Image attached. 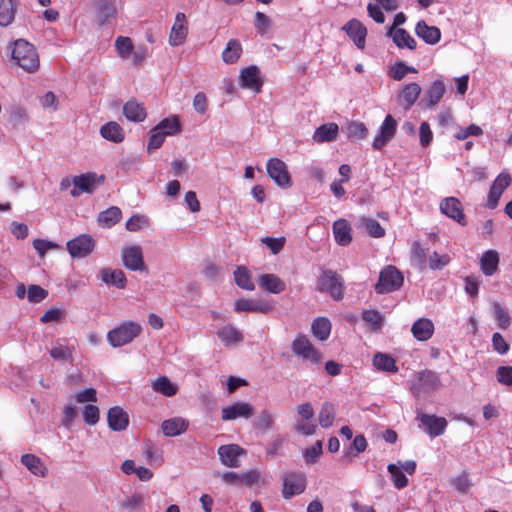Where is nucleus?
<instances>
[{
    "label": "nucleus",
    "mask_w": 512,
    "mask_h": 512,
    "mask_svg": "<svg viewBox=\"0 0 512 512\" xmlns=\"http://www.w3.org/2000/svg\"><path fill=\"white\" fill-rule=\"evenodd\" d=\"M12 60L27 73H34L39 69L40 61L36 48L26 40L15 41Z\"/></svg>",
    "instance_id": "nucleus-1"
},
{
    "label": "nucleus",
    "mask_w": 512,
    "mask_h": 512,
    "mask_svg": "<svg viewBox=\"0 0 512 512\" xmlns=\"http://www.w3.org/2000/svg\"><path fill=\"white\" fill-rule=\"evenodd\" d=\"M142 331L139 323L125 321L107 333L108 343L114 347H122L131 343Z\"/></svg>",
    "instance_id": "nucleus-2"
},
{
    "label": "nucleus",
    "mask_w": 512,
    "mask_h": 512,
    "mask_svg": "<svg viewBox=\"0 0 512 512\" xmlns=\"http://www.w3.org/2000/svg\"><path fill=\"white\" fill-rule=\"evenodd\" d=\"M402 285L403 275L401 272L394 266L388 265L381 270L375 291L379 294H386L398 290Z\"/></svg>",
    "instance_id": "nucleus-3"
},
{
    "label": "nucleus",
    "mask_w": 512,
    "mask_h": 512,
    "mask_svg": "<svg viewBox=\"0 0 512 512\" xmlns=\"http://www.w3.org/2000/svg\"><path fill=\"white\" fill-rule=\"evenodd\" d=\"M321 291L328 292L334 300L343 298V279L340 275L332 270H325L318 280Z\"/></svg>",
    "instance_id": "nucleus-4"
},
{
    "label": "nucleus",
    "mask_w": 512,
    "mask_h": 512,
    "mask_svg": "<svg viewBox=\"0 0 512 512\" xmlns=\"http://www.w3.org/2000/svg\"><path fill=\"white\" fill-rule=\"evenodd\" d=\"M67 251L73 259L87 257L95 248V240L89 234H80L66 243Z\"/></svg>",
    "instance_id": "nucleus-5"
},
{
    "label": "nucleus",
    "mask_w": 512,
    "mask_h": 512,
    "mask_svg": "<svg viewBox=\"0 0 512 512\" xmlns=\"http://www.w3.org/2000/svg\"><path fill=\"white\" fill-rule=\"evenodd\" d=\"M269 177L281 188L287 189L292 186V180L284 161L278 158H271L266 165Z\"/></svg>",
    "instance_id": "nucleus-6"
},
{
    "label": "nucleus",
    "mask_w": 512,
    "mask_h": 512,
    "mask_svg": "<svg viewBox=\"0 0 512 512\" xmlns=\"http://www.w3.org/2000/svg\"><path fill=\"white\" fill-rule=\"evenodd\" d=\"M291 348L295 355L310 361L312 364H318L322 359L321 353L314 348L305 335H297L292 342Z\"/></svg>",
    "instance_id": "nucleus-7"
},
{
    "label": "nucleus",
    "mask_w": 512,
    "mask_h": 512,
    "mask_svg": "<svg viewBox=\"0 0 512 512\" xmlns=\"http://www.w3.org/2000/svg\"><path fill=\"white\" fill-rule=\"evenodd\" d=\"M396 130L397 121L390 114L387 115L373 139L372 147L375 150H382L394 138Z\"/></svg>",
    "instance_id": "nucleus-8"
},
{
    "label": "nucleus",
    "mask_w": 512,
    "mask_h": 512,
    "mask_svg": "<svg viewBox=\"0 0 512 512\" xmlns=\"http://www.w3.org/2000/svg\"><path fill=\"white\" fill-rule=\"evenodd\" d=\"M306 476L300 472H290L283 478L282 495L285 499H289L295 495L304 492L306 488Z\"/></svg>",
    "instance_id": "nucleus-9"
},
{
    "label": "nucleus",
    "mask_w": 512,
    "mask_h": 512,
    "mask_svg": "<svg viewBox=\"0 0 512 512\" xmlns=\"http://www.w3.org/2000/svg\"><path fill=\"white\" fill-rule=\"evenodd\" d=\"M420 422L419 427L429 434L430 437H437L442 435L448 425L444 417L420 413L417 416Z\"/></svg>",
    "instance_id": "nucleus-10"
},
{
    "label": "nucleus",
    "mask_w": 512,
    "mask_h": 512,
    "mask_svg": "<svg viewBox=\"0 0 512 512\" xmlns=\"http://www.w3.org/2000/svg\"><path fill=\"white\" fill-rule=\"evenodd\" d=\"M440 211L447 217L453 219L462 226L467 224L463 206L456 197H446L441 200L439 205Z\"/></svg>",
    "instance_id": "nucleus-11"
},
{
    "label": "nucleus",
    "mask_w": 512,
    "mask_h": 512,
    "mask_svg": "<svg viewBox=\"0 0 512 512\" xmlns=\"http://www.w3.org/2000/svg\"><path fill=\"white\" fill-rule=\"evenodd\" d=\"M253 410L250 403L236 401L222 408L221 418L224 421H233L238 418L249 419L253 415Z\"/></svg>",
    "instance_id": "nucleus-12"
},
{
    "label": "nucleus",
    "mask_w": 512,
    "mask_h": 512,
    "mask_svg": "<svg viewBox=\"0 0 512 512\" xmlns=\"http://www.w3.org/2000/svg\"><path fill=\"white\" fill-rule=\"evenodd\" d=\"M122 262L123 265L131 271H143L146 269L142 249L138 245L124 247L122 249Z\"/></svg>",
    "instance_id": "nucleus-13"
},
{
    "label": "nucleus",
    "mask_w": 512,
    "mask_h": 512,
    "mask_svg": "<svg viewBox=\"0 0 512 512\" xmlns=\"http://www.w3.org/2000/svg\"><path fill=\"white\" fill-rule=\"evenodd\" d=\"M439 377L435 372L425 370L418 373L413 380L411 389L414 393L428 392L438 388Z\"/></svg>",
    "instance_id": "nucleus-14"
},
{
    "label": "nucleus",
    "mask_w": 512,
    "mask_h": 512,
    "mask_svg": "<svg viewBox=\"0 0 512 512\" xmlns=\"http://www.w3.org/2000/svg\"><path fill=\"white\" fill-rule=\"evenodd\" d=\"M188 35V23L186 15L183 12H178L175 16V21L172 25L169 34V44L172 47L182 45Z\"/></svg>",
    "instance_id": "nucleus-15"
},
{
    "label": "nucleus",
    "mask_w": 512,
    "mask_h": 512,
    "mask_svg": "<svg viewBox=\"0 0 512 512\" xmlns=\"http://www.w3.org/2000/svg\"><path fill=\"white\" fill-rule=\"evenodd\" d=\"M244 454V449L237 444L222 445L218 448L221 463L230 468H238L240 466L239 456Z\"/></svg>",
    "instance_id": "nucleus-16"
},
{
    "label": "nucleus",
    "mask_w": 512,
    "mask_h": 512,
    "mask_svg": "<svg viewBox=\"0 0 512 512\" xmlns=\"http://www.w3.org/2000/svg\"><path fill=\"white\" fill-rule=\"evenodd\" d=\"M239 82L242 87L259 92L262 87V81L258 67L249 66L242 69L239 75Z\"/></svg>",
    "instance_id": "nucleus-17"
},
{
    "label": "nucleus",
    "mask_w": 512,
    "mask_h": 512,
    "mask_svg": "<svg viewBox=\"0 0 512 512\" xmlns=\"http://www.w3.org/2000/svg\"><path fill=\"white\" fill-rule=\"evenodd\" d=\"M343 30L359 49H363L365 47L367 29L360 21L357 19H351L344 25Z\"/></svg>",
    "instance_id": "nucleus-18"
},
{
    "label": "nucleus",
    "mask_w": 512,
    "mask_h": 512,
    "mask_svg": "<svg viewBox=\"0 0 512 512\" xmlns=\"http://www.w3.org/2000/svg\"><path fill=\"white\" fill-rule=\"evenodd\" d=\"M74 188L71 190L73 197L80 196L81 193H92L96 186V175L92 173L82 174L73 177Z\"/></svg>",
    "instance_id": "nucleus-19"
},
{
    "label": "nucleus",
    "mask_w": 512,
    "mask_h": 512,
    "mask_svg": "<svg viewBox=\"0 0 512 512\" xmlns=\"http://www.w3.org/2000/svg\"><path fill=\"white\" fill-rule=\"evenodd\" d=\"M420 93L421 87L419 84L415 82L406 84L398 94L399 105L405 110H409L419 98Z\"/></svg>",
    "instance_id": "nucleus-20"
},
{
    "label": "nucleus",
    "mask_w": 512,
    "mask_h": 512,
    "mask_svg": "<svg viewBox=\"0 0 512 512\" xmlns=\"http://www.w3.org/2000/svg\"><path fill=\"white\" fill-rule=\"evenodd\" d=\"M217 336L226 347L237 345L244 340L243 333L231 324H226L217 330Z\"/></svg>",
    "instance_id": "nucleus-21"
},
{
    "label": "nucleus",
    "mask_w": 512,
    "mask_h": 512,
    "mask_svg": "<svg viewBox=\"0 0 512 512\" xmlns=\"http://www.w3.org/2000/svg\"><path fill=\"white\" fill-rule=\"evenodd\" d=\"M234 310L236 312L269 313L272 310V306L267 301L238 299L234 303Z\"/></svg>",
    "instance_id": "nucleus-22"
},
{
    "label": "nucleus",
    "mask_w": 512,
    "mask_h": 512,
    "mask_svg": "<svg viewBox=\"0 0 512 512\" xmlns=\"http://www.w3.org/2000/svg\"><path fill=\"white\" fill-rule=\"evenodd\" d=\"M411 333L418 341H427L434 333V324L429 318H419L412 324Z\"/></svg>",
    "instance_id": "nucleus-23"
},
{
    "label": "nucleus",
    "mask_w": 512,
    "mask_h": 512,
    "mask_svg": "<svg viewBox=\"0 0 512 512\" xmlns=\"http://www.w3.org/2000/svg\"><path fill=\"white\" fill-rule=\"evenodd\" d=\"M107 420L110 429L113 431L125 430L129 424L128 414L119 406L108 410Z\"/></svg>",
    "instance_id": "nucleus-24"
},
{
    "label": "nucleus",
    "mask_w": 512,
    "mask_h": 512,
    "mask_svg": "<svg viewBox=\"0 0 512 512\" xmlns=\"http://www.w3.org/2000/svg\"><path fill=\"white\" fill-rule=\"evenodd\" d=\"M99 277L102 282L118 289H124L127 283L126 276L120 269L102 268L99 271Z\"/></svg>",
    "instance_id": "nucleus-25"
},
{
    "label": "nucleus",
    "mask_w": 512,
    "mask_h": 512,
    "mask_svg": "<svg viewBox=\"0 0 512 512\" xmlns=\"http://www.w3.org/2000/svg\"><path fill=\"white\" fill-rule=\"evenodd\" d=\"M188 421L182 417H174L162 422L161 428L165 436L175 437L188 429Z\"/></svg>",
    "instance_id": "nucleus-26"
},
{
    "label": "nucleus",
    "mask_w": 512,
    "mask_h": 512,
    "mask_svg": "<svg viewBox=\"0 0 512 512\" xmlns=\"http://www.w3.org/2000/svg\"><path fill=\"white\" fill-rule=\"evenodd\" d=\"M415 33L430 45L438 43L441 38L440 29L436 26H429L424 21H419L417 23Z\"/></svg>",
    "instance_id": "nucleus-27"
},
{
    "label": "nucleus",
    "mask_w": 512,
    "mask_h": 512,
    "mask_svg": "<svg viewBox=\"0 0 512 512\" xmlns=\"http://www.w3.org/2000/svg\"><path fill=\"white\" fill-rule=\"evenodd\" d=\"M338 133L339 127L336 123H326L315 130L313 140L317 143L331 142L336 139Z\"/></svg>",
    "instance_id": "nucleus-28"
},
{
    "label": "nucleus",
    "mask_w": 512,
    "mask_h": 512,
    "mask_svg": "<svg viewBox=\"0 0 512 512\" xmlns=\"http://www.w3.org/2000/svg\"><path fill=\"white\" fill-rule=\"evenodd\" d=\"M388 35L392 37L393 42L399 48H408L410 50L416 48V41L405 29L391 27L388 31Z\"/></svg>",
    "instance_id": "nucleus-29"
},
{
    "label": "nucleus",
    "mask_w": 512,
    "mask_h": 512,
    "mask_svg": "<svg viewBox=\"0 0 512 512\" xmlns=\"http://www.w3.org/2000/svg\"><path fill=\"white\" fill-rule=\"evenodd\" d=\"M333 234L335 241L341 246H346L352 241L351 227L345 219L334 222Z\"/></svg>",
    "instance_id": "nucleus-30"
},
{
    "label": "nucleus",
    "mask_w": 512,
    "mask_h": 512,
    "mask_svg": "<svg viewBox=\"0 0 512 512\" xmlns=\"http://www.w3.org/2000/svg\"><path fill=\"white\" fill-rule=\"evenodd\" d=\"M123 114L129 121L142 122L147 114L142 104L136 100H129L123 106Z\"/></svg>",
    "instance_id": "nucleus-31"
},
{
    "label": "nucleus",
    "mask_w": 512,
    "mask_h": 512,
    "mask_svg": "<svg viewBox=\"0 0 512 512\" xmlns=\"http://www.w3.org/2000/svg\"><path fill=\"white\" fill-rule=\"evenodd\" d=\"M74 348L66 344L64 339H58L52 344L50 356L55 361H72Z\"/></svg>",
    "instance_id": "nucleus-32"
},
{
    "label": "nucleus",
    "mask_w": 512,
    "mask_h": 512,
    "mask_svg": "<svg viewBox=\"0 0 512 512\" xmlns=\"http://www.w3.org/2000/svg\"><path fill=\"white\" fill-rule=\"evenodd\" d=\"M116 15L115 0H99L97 2V21L103 25Z\"/></svg>",
    "instance_id": "nucleus-33"
},
{
    "label": "nucleus",
    "mask_w": 512,
    "mask_h": 512,
    "mask_svg": "<svg viewBox=\"0 0 512 512\" xmlns=\"http://www.w3.org/2000/svg\"><path fill=\"white\" fill-rule=\"evenodd\" d=\"M153 391L166 397H172L178 392V385L171 382L166 376H160L151 382Z\"/></svg>",
    "instance_id": "nucleus-34"
},
{
    "label": "nucleus",
    "mask_w": 512,
    "mask_h": 512,
    "mask_svg": "<svg viewBox=\"0 0 512 512\" xmlns=\"http://www.w3.org/2000/svg\"><path fill=\"white\" fill-rule=\"evenodd\" d=\"M122 217V212L119 207L111 206L98 215V224L103 228H111L117 224Z\"/></svg>",
    "instance_id": "nucleus-35"
},
{
    "label": "nucleus",
    "mask_w": 512,
    "mask_h": 512,
    "mask_svg": "<svg viewBox=\"0 0 512 512\" xmlns=\"http://www.w3.org/2000/svg\"><path fill=\"white\" fill-rule=\"evenodd\" d=\"M498 264L499 255L495 250H487L480 259L481 270L486 276L493 275L498 269Z\"/></svg>",
    "instance_id": "nucleus-36"
},
{
    "label": "nucleus",
    "mask_w": 512,
    "mask_h": 512,
    "mask_svg": "<svg viewBox=\"0 0 512 512\" xmlns=\"http://www.w3.org/2000/svg\"><path fill=\"white\" fill-rule=\"evenodd\" d=\"M101 136L114 143H120L124 139V131L122 127L114 121L104 124L100 129Z\"/></svg>",
    "instance_id": "nucleus-37"
},
{
    "label": "nucleus",
    "mask_w": 512,
    "mask_h": 512,
    "mask_svg": "<svg viewBox=\"0 0 512 512\" xmlns=\"http://www.w3.org/2000/svg\"><path fill=\"white\" fill-rule=\"evenodd\" d=\"M21 463L34 475L44 477L47 468L41 459L33 454H25L21 457Z\"/></svg>",
    "instance_id": "nucleus-38"
},
{
    "label": "nucleus",
    "mask_w": 512,
    "mask_h": 512,
    "mask_svg": "<svg viewBox=\"0 0 512 512\" xmlns=\"http://www.w3.org/2000/svg\"><path fill=\"white\" fill-rule=\"evenodd\" d=\"M241 54L242 46L240 42L236 39H231L222 52V60L226 64H234L238 61Z\"/></svg>",
    "instance_id": "nucleus-39"
},
{
    "label": "nucleus",
    "mask_w": 512,
    "mask_h": 512,
    "mask_svg": "<svg viewBox=\"0 0 512 512\" xmlns=\"http://www.w3.org/2000/svg\"><path fill=\"white\" fill-rule=\"evenodd\" d=\"M259 285L271 293H280L285 289V283L274 274H264L259 279Z\"/></svg>",
    "instance_id": "nucleus-40"
},
{
    "label": "nucleus",
    "mask_w": 512,
    "mask_h": 512,
    "mask_svg": "<svg viewBox=\"0 0 512 512\" xmlns=\"http://www.w3.org/2000/svg\"><path fill=\"white\" fill-rule=\"evenodd\" d=\"M445 84L442 79H436L426 92L427 105L433 107L440 102L445 93Z\"/></svg>",
    "instance_id": "nucleus-41"
},
{
    "label": "nucleus",
    "mask_w": 512,
    "mask_h": 512,
    "mask_svg": "<svg viewBox=\"0 0 512 512\" xmlns=\"http://www.w3.org/2000/svg\"><path fill=\"white\" fill-rule=\"evenodd\" d=\"M313 335L321 341L328 339L331 333V322L328 318L318 317L311 326Z\"/></svg>",
    "instance_id": "nucleus-42"
},
{
    "label": "nucleus",
    "mask_w": 512,
    "mask_h": 512,
    "mask_svg": "<svg viewBox=\"0 0 512 512\" xmlns=\"http://www.w3.org/2000/svg\"><path fill=\"white\" fill-rule=\"evenodd\" d=\"M373 365L378 369L386 372H397L398 367L395 359L386 354L378 352L373 357Z\"/></svg>",
    "instance_id": "nucleus-43"
},
{
    "label": "nucleus",
    "mask_w": 512,
    "mask_h": 512,
    "mask_svg": "<svg viewBox=\"0 0 512 512\" xmlns=\"http://www.w3.org/2000/svg\"><path fill=\"white\" fill-rule=\"evenodd\" d=\"M15 0H0V26L10 25L15 17Z\"/></svg>",
    "instance_id": "nucleus-44"
},
{
    "label": "nucleus",
    "mask_w": 512,
    "mask_h": 512,
    "mask_svg": "<svg viewBox=\"0 0 512 512\" xmlns=\"http://www.w3.org/2000/svg\"><path fill=\"white\" fill-rule=\"evenodd\" d=\"M166 136H172L181 131L180 122L177 116H171L161 120L156 126Z\"/></svg>",
    "instance_id": "nucleus-45"
},
{
    "label": "nucleus",
    "mask_w": 512,
    "mask_h": 512,
    "mask_svg": "<svg viewBox=\"0 0 512 512\" xmlns=\"http://www.w3.org/2000/svg\"><path fill=\"white\" fill-rule=\"evenodd\" d=\"M335 419V407L330 402L323 403L319 414H318V421L321 427L323 428H329L332 426Z\"/></svg>",
    "instance_id": "nucleus-46"
},
{
    "label": "nucleus",
    "mask_w": 512,
    "mask_h": 512,
    "mask_svg": "<svg viewBox=\"0 0 512 512\" xmlns=\"http://www.w3.org/2000/svg\"><path fill=\"white\" fill-rule=\"evenodd\" d=\"M234 278L236 284L245 290L252 291L254 290L255 286L251 279L249 271L245 267H238L234 272Z\"/></svg>",
    "instance_id": "nucleus-47"
},
{
    "label": "nucleus",
    "mask_w": 512,
    "mask_h": 512,
    "mask_svg": "<svg viewBox=\"0 0 512 512\" xmlns=\"http://www.w3.org/2000/svg\"><path fill=\"white\" fill-rule=\"evenodd\" d=\"M493 315L500 329H507L511 324L509 311L499 303L493 304Z\"/></svg>",
    "instance_id": "nucleus-48"
},
{
    "label": "nucleus",
    "mask_w": 512,
    "mask_h": 512,
    "mask_svg": "<svg viewBox=\"0 0 512 512\" xmlns=\"http://www.w3.org/2000/svg\"><path fill=\"white\" fill-rule=\"evenodd\" d=\"M115 48L122 59L128 60L134 46L129 37L119 36L115 40Z\"/></svg>",
    "instance_id": "nucleus-49"
},
{
    "label": "nucleus",
    "mask_w": 512,
    "mask_h": 512,
    "mask_svg": "<svg viewBox=\"0 0 512 512\" xmlns=\"http://www.w3.org/2000/svg\"><path fill=\"white\" fill-rule=\"evenodd\" d=\"M362 319L371 327L373 330H378L382 327L384 322L383 315L377 310H364L362 313Z\"/></svg>",
    "instance_id": "nucleus-50"
},
{
    "label": "nucleus",
    "mask_w": 512,
    "mask_h": 512,
    "mask_svg": "<svg viewBox=\"0 0 512 512\" xmlns=\"http://www.w3.org/2000/svg\"><path fill=\"white\" fill-rule=\"evenodd\" d=\"M388 471L391 474L392 482L396 488L403 489L408 485V479L398 465L389 464Z\"/></svg>",
    "instance_id": "nucleus-51"
},
{
    "label": "nucleus",
    "mask_w": 512,
    "mask_h": 512,
    "mask_svg": "<svg viewBox=\"0 0 512 512\" xmlns=\"http://www.w3.org/2000/svg\"><path fill=\"white\" fill-rule=\"evenodd\" d=\"M361 222L370 236L381 238L385 235V229L377 220L364 217L361 219Z\"/></svg>",
    "instance_id": "nucleus-52"
},
{
    "label": "nucleus",
    "mask_w": 512,
    "mask_h": 512,
    "mask_svg": "<svg viewBox=\"0 0 512 512\" xmlns=\"http://www.w3.org/2000/svg\"><path fill=\"white\" fill-rule=\"evenodd\" d=\"M349 138L365 139L368 136V129L362 122L353 121L347 126Z\"/></svg>",
    "instance_id": "nucleus-53"
},
{
    "label": "nucleus",
    "mask_w": 512,
    "mask_h": 512,
    "mask_svg": "<svg viewBox=\"0 0 512 512\" xmlns=\"http://www.w3.org/2000/svg\"><path fill=\"white\" fill-rule=\"evenodd\" d=\"M148 226L149 220L144 215H133L126 222V229L131 232H136Z\"/></svg>",
    "instance_id": "nucleus-54"
},
{
    "label": "nucleus",
    "mask_w": 512,
    "mask_h": 512,
    "mask_svg": "<svg viewBox=\"0 0 512 512\" xmlns=\"http://www.w3.org/2000/svg\"><path fill=\"white\" fill-rule=\"evenodd\" d=\"M254 25H255L256 31L259 34L263 35V34H266L271 29L272 23H271L270 18L267 15H265L262 12L257 11L255 13Z\"/></svg>",
    "instance_id": "nucleus-55"
},
{
    "label": "nucleus",
    "mask_w": 512,
    "mask_h": 512,
    "mask_svg": "<svg viewBox=\"0 0 512 512\" xmlns=\"http://www.w3.org/2000/svg\"><path fill=\"white\" fill-rule=\"evenodd\" d=\"M294 429L303 436H311L315 434L317 425L311 420L299 419L296 421Z\"/></svg>",
    "instance_id": "nucleus-56"
},
{
    "label": "nucleus",
    "mask_w": 512,
    "mask_h": 512,
    "mask_svg": "<svg viewBox=\"0 0 512 512\" xmlns=\"http://www.w3.org/2000/svg\"><path fill=\"white\" fill-rule=\"evenodd\" d=\"M143 502L144 495L140 492H134L121 503V506L129 511H134L139 509L143 505Z\"/></svg>",
    "instance_id": "nucleus-57"
},
{
    "label": "nucleus",
    "mask_w": 512,
    "mask_h": 512,
    "mask_svg": "<svg viewBox=\"0 0 512 512\" xmlns=\"http://www.w3.org/2000/svg\"><path fill=\"white\" fill-rule=\"evenodd\" d=\"M274 425V416L268 410H262L255 420V427L261 430L271 429Z\"/></svg>",
    "instance_id": "nucleus-58"
},
{
    "label": "nucleus",
    "mask_w": 512,
    "mask_h": 512,
    "mask_svg": "<svg viewBox=\"0 0 512 512\" xmlns=\"http://www.w3.org/2000/svg\"><path fill=\"white\" fill-rule=\"evenodd\" d=\"M167 136L156 127H154L150 132L149 142L147 149L150 152L151 150H156L162 146Z\"/></svg>",
    "instance_id": "nucleus-59"
},
{
    "label": "nucleus",
    "mask_w": 512,
    "mask_h": 512,
    "mask_svg": "<svg viewBox=\"0 0 512 512\" xmlns=\"http://www.w3.org/2000/svg\"><path fill=\"white\" fill-rule=\"evenodd\" d=\"M322 454V441L318 440L313 446L303 451V457L307 463H315Z\"/></svg>",
    "instance_id": "nucleus-60"
},
{
    "label": "nucleus",
    "mask_w": 512,
    "mask_h": 512,
    "mask_svg": "<svg viewBox=\"0 0 512 512\" xmlns=\"http://www.w3.org/2000/svg\"><path fill=\"white\" fill-rule=\"evenodd\" d=\"M83 419L88 425H95L99 421V409L93 404H87L84 406Z\"/></svg>",
    "instance_id": "nucleus-61"
},
{
    "label": "nucleus",
    "mask_w": 512,
    "mask_h": 512,
    "mask_svg": "<svg viewBox=\"0 0 512 512\" xmlns=\"http://www.w3.org/2000/svg\"><path fill=\"white\" fill-rule=\"evenodd\" d=\"M48 295V292L38 285H31L28 288V300L32 303H39L43 301Z\"/></svg>",
    "instance_id": "nucleus-62"
},
{
    "label": "nucleus",
    "mask_w": 512,
    "mask_h": 512,
    "mask_svg": "<svg viewBox=\"0 0 512 512\" xmlns=\"http://www.w3.org/2000/svg\"><path fill=\"white\" fill-rule=\"evenodd\" d=\"M450 261V257L447 254L440 255L437 252H434L429 257V267L432 270L442 269L446 266Z\"/></svg>",
    "instance_id": "nucleus-63"
},
{
    "label": "nucleus",
    "mask_w": 512,
    "mask_h": 512,
    "mask_svg": "<svg viewBox=\"0 0 512 512\" xmlns=\"http://www.w3.org/2000/svg\"><path fill=\"white\" fill-rule=\"evenodd\" d=\"M497 380L503 385H512V366H500L497 369Z\"/></svg>",
    "instance_id": "nucleus-64"
}]
</instances>
